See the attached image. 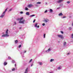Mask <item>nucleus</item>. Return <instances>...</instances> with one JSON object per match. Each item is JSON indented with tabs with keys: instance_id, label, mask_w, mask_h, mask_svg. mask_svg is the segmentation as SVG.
Masks as SVG:
<instances>
[{
	"instance_id": "f257e3e1",
	"label": "nucleus",
	"mask_w": 73,
	"mask_h": 73,
	"mask_svg": "<svg viewBox=\"0 0 73 73\" xmlns=\"http://www.w3.org/2000/svg\"><path fill=\"white\" fill-rule=\"evenodd\" d=\"M7 9H8V8L6 9L5 11L2 13V15L0 16V17H1V18H3V17L4 16H5V13L7 11Z\"/></svg>"
},
{
	"instance_id": "f03ea898",
	"label": "nucleus",
	"mask_w": 73,
	"mask_h": 73,
	"mask_svg": "<svg viewBox=\"0 0 73 73\" xmlns=\"http://www.w3.org/2000/svg\"><path fill=\"white\" fill-rule=\"evenodd\" d=\"M57 36L59 38H61V39H62V40H63L64 38V36H63V35H57Z\"/></svg>"
},
{
	"instance_id": "7ed1b4c3",
	"label": "nucleus",
	"mask_w": 73,
	"mask_h": 73,
	"mask_svg": "<svg viewBox=\"0 0 73 73\" xmlns=\"http://www.w3.org/2000/svg\"><path fill=\"white\" fill-rule=\"evenodd\" d=\"M51 51V49L50 48H48L47 50L45 51V52L46 53H48L49 52Z\"/></svg>"
},
{
	"instance_id": "20e7f679",
	"label": "nucleus",
	"mask_w": 73,
	"mask_h": 73,
	"mask_svg": "<svg viewBox=\"0 0 73 73\" xmlns=\"http://www.w3.org/2000/svg\"><path fill=\"white\" fill-rule=\"evenodd\" d=\"M25 20H23L22 21H19V23L24 24V22Z\"/></svg>"
},
{
	"instance_id": "39448f33",
	"label": "nucleus",
	"mask_w": 73,
	"mask_h": 73,
	"mask_svg": "<svg viewBox=\"0 0 73 73\" xmlns=\"http://www.w3.org/2000/svg\"><path fill=\"white\" fill-rule=\"evenodd\" d=\"M1 36L2 37H8L9 36H8L7 34H3Z\"/></svg>"
},
{
	"instance_id": "423d86ee",
	"label": "nucleus",
	"mask_w": 73,
	"mask_h": 73,
	"mask_svg": "<svg viewBox=\"0 0 73 73\" xmlns=\"http://www.w3.org/2000/svg\"><path fill=\"white\" fill-rule=\"evenodd\" d=\"M44 21L45 23H46L49 21V20L48 19H46L44 20Z\"/></svg>"
},
{
	"instance_id": "0eeeda50",
	"label": "nucleus",
	"mask_w": 73,
	"mask_h": 73,
	"mask_svg": "<svg viewBox=\"0 0 73 73\" xmlns=\"http://www.w3.org/2000/svg\"><path fill=\"white\" fill-rule=\"evenodd\" d=\"M37 24H38L37 23H36L34 25V26L35 27H36V28H39V25H38L37 26Z\"/></svg>"
},
{
	"instance_id": "6e6552de",
	"label": "nucleus",
	"mask_w": 73,
	"mask_h": 73,
	"mask_svg": "<svg viewBox=\"0 0 73 73\" xmlns=\"http://www.w3.org/2000/svg\"><path fill=\"white\" fill-rule=\"evenodd\" d=\"M64 0H59L57 1V2L58 3H61L62 1H63Z\"/></svg>"
},
{
	"instance_id": "1a4fd4ad",
	"label": "nucleus",
	"mask_w": 73,
	"mask_h": 73,
	"mask_svg": "<svg viewBox=\"0 0 73 73\" xmlns=\"http://www.w3.org/2000/svg\"><path fill=\"white\" fill-rule=\"evenodd\" d=\"M8 29H7L5 33L6 35H7L8 36H9V35L8 34Z\"/></svg>"
},
{
	"instance_id": "9d476101",
	"label": "nucleus",
	"mask_w": 73,
	"mask_h": 73,
	"mask_svg": "<svg viewBox=\"0 0 73 73\" xmlns=\"http://www.w3.org/2000/svg\"><path fill=\"white\" fill-rule=\"evenodd\" d=\"M28 68H27L26 69L24 73H28Z\"/></svg>"
},
{
	"instance_id": "9b49d317",
	"label": "nucleus",
	"mask_w": 73,
	"mask_h": 73,
	"mask_svg": "<svg viewBox=\"0 0 73 73\" xmlns=\"http://www.w3.org/2000/svg\"><path fill=\"white\" fill-rule=\"evenodd\" d=\"M32 6H33V5H32L29 4L28 5L27 7H32Z\"/></svg>"
},
{
	"instance_id": "f8f14e48",
	"label": "nucleus",
	"mask_w": 73,
	"mask_h": 73,
	"mask_svg": "<svg viewBox=\"0 0 73 73\" xmlns=\"http://www.w3.org/2000/svg\"><path fill=\"white\" fill-rule=\"evenodd\" d=\"M66 42H64L63 43V46L64 47L66 46Z\"/></svg>"
},
{
	"instance_id": "ddd939ff",
	"label": "nucleus",
	"mask_w": 73,
	"mask_h": 73,
	"mask_svg": "<svg viewBox=\"0 0 73 73\" xmlns=\"http://www.w3.org/2000/svg\"><path fill=\"white\" fill-rule=\"evenodd\" d=\"M26 15H28V16H29V12H27L26 13Z\"/></svg>"
},
{
	"instance_id": "4468645a",
	"label": "nucleus",
	"mask_w": 73,
	"mask_h": 73,
	"mask_svg": "<svg viewBox=\"0 0 73 73\" xmlns=\"http://www.w3.org/2000/svg\"><path fill=\"white\" fill-rule=\"evenodd\" d=\"M7 65V62H5L4 63V65L5 66V65Z\"/></svg>"
},
{
	"instance_id": "2eb2a0df",
	"label": "nucleus",
	"mask_w": 73,
	"mask_h": 73,
	"mask_svg": "<svg viewBox=\"0 0 73 73\" xmlns=\"http://www.w3.org/2000/svg\"><path fill=\"white\" fill-rule=\"evenodd\" d=\"M50 13H52L53 12V10L52 9H50Z\"/></svg>"
},
{
	"instance_id": "dca6fc26",
	"label": "nucleus",
	"mask_w": 73,
	"mask_h": 73,
	"mask_svg": "<svg viewBox=\"0 0 73 73\" xmlns=\"http://www.w3.org/2000/svg\"><path fill=\"white\" fill-rule=\"evenodd\" d=\"M62 15H63V14H62V13H60L59 14H58V15L59 16H62Z\"/></svg>"
},
{
	"instance_id": "f3484780",
	"label": "nucleus",
	"mask_w": 73,
	"mask_h": 73,
	"mask_svg": "<svg viewBox=\"0 0 73 73\" xmlns=\"http://www.w3.org/2000/svg\"><path fill=\"white\" fill-rule=\"evenodd\" d=\"M18 42V40H16L15 41V44H17Z\"/></svg>"
},
{
	"instance_id": "a211bd4d",
	"label": "nucleus",
	"mask_w": 73,
	"mask_h": 73,
	"mask_svg": "<svg viewBox=\"0 0 73 73\" xmlns=\"http://www.w3.org/2000/svg\"><path fill=\"white\" fill-rule=\"evenodd\" d=\"M61 67H59L58 68V70H61Z\"/></svg>"
},
{
	"instance_id": "6ab92c4d",
	"label": "nucleus",
	"mask_w": 73,
	"mask_h": 73,
	"mask_svg": "<svg viewBox=\"0 0 73 73\" xmlns=\"http://www.w3.org/2000/svg\"><path fill=\"white\" fill-rule=\"evenodd\" d=\"M46 35V34H44L43 35V38H45V36Z\"/></svg>"
},
{
	"instance_id": "aec40b11",
	"label": "nucleus",
	"mask_w": 73,
	"mask_h": 73,
	"mask_svg": "<svg viewBox=\"0 0 73 73\" xmlns=\"http://www.w3.org/2000/svg\"><path fill=\"white\" fill-rule=\"evenodd\" d=\"M11 62H12V63H15V60H12Z\"/></svg>"
},
{
	"instance_id": "412c9836",
	"label": "nucleus",
	"mask_w": 73,
	"mask_h": 73,
	"mask_svg": "<svg viewBox=\"0 0 73 73\" xmlns=\"http://www.w3.org/2000/svg\"><path fill=\"white\" fill-rule=\"evenodd\" d=\"M35 16V15H31L30 16V17H33V16Z\"/></svg>"
},
{
	"instance_id": "4be33fe9",
	"label": "nucleus",
	"mask_w": 73,
	"mask_h": 73,
	"mask_svg": "<svg viewBox=\"0 0 73 73\" xmlns=\"http://www.w3.org/2000/svg\"><path fill=\"white\" fill-rule=\"evenodd\" d=\"M39 63L40 65H42V62H39Z\"/></svg>"
},
{
	"instance_id": "5701e85b",
	"label": "nucleus",
	"mask_w": 73,
	"mask_h": 73,
	"mask_svg": "<svg viewBox=\"0 0 73 73\" xmlns=\"http://www.w3.org/2000/svg\"><path fill=\"white\" fill-rule=\"evenodd\" d=\"M54 59H51L50 60V62H52L53 61H54Z\"/></svg>"
},
{
	"instance_id": "b1692460",
	"label": "nucleus",
	"mask_w": 73,
	"mask_h": 73,
	"mask_svg": "<svg viewBox=\"0 0 73 73\" xmlns=\"http://www.w3.org/2000/svg\"><path fill=\"white\" fill-rule=\"evenodd\" d=\"M25 10L26 11H28V8L27 7H26L25 9Z\"/></svg>"
},
{
	"instance_id": "393cba45",
	"label": "nucleus",
	"mask_w": 73,
	"mask_h": 73,
	"mask_svg": "<svg viewBox=\"0 0 73 73\" xmlns=\"http://www.w3.org/2000/svg\"><path fill=\"white\" fill-rule=\"evenodd\" d=\"M37 4H41V2H38L37 3Z\"/></svg>"
},
{
	"instance_id": "a878e982",
	"label": "nucleus",
	"mask_w": 73,
	"mask_h": 73,
	"mask_svg": "<svg viewBox=\"0 0 73 73\" xmlns=\"http://www.w3.org/2000/svg\"><path fill=\"white\" fill-rule=\"evenodd\" d=\"M15 68H13V69H12V71H15Z\"/></svg>"
},
{
	"instance_id": "bb28decb",
	"label": "nucleus",
	"mask_w": 73,
	"mask_h": 73,
	"mask_svg": "<svg viewBox=\"0 0 73 73\" xmlns=\"http://www.w3.org/2000/svg\"><path fill=\"white\" fill-rule=\"evenodd\" d=\"M32 60H33L31 59L29 61V62H32Z\"/></svg>"
},
{
	"instance_id": "cd10ccee",
	"label": "nucleus",
	"mask_w": 73,
	"mask_h": 73,
	"mask_svg": "<svg viewBox=\"0 0 73 73\" xmlns=\"http://www.w3.org/2000/svg\"><path fill=\"white\" fill-rule=\"evenodd\" d=\"M12 9H10L9 10V12H10V11H12Z\"/></svg>"
},
{
	"instance_id": "c85d7f7f",
	"label": "nucleus",
	"mask_w": 73,
	"mask_h": 73,
	"mask_svg": "<svg viewBox=\"0 0 73 73\" xmlns=\"http://www.w3.org/2000/svg\"><path fill=\"white\" fill-rule=\"evenodd\" d=\"M21 45H20L19 46V48H21Z\"/></svg>"
},
{
	"instance_id": "c756f323",
	"label": "nucleus",
	"mask_w": 73,
	"mask_h": 73,
	"mask_svg": "<svg viewBox=\"0 0 73 73\" xmlns=\"http://www.w3.org/2000/svg\"><path fill=\"white\" fill-rule=\"evenodd\" d=\"M67 3L68 4H69V3H70V1H68L67 2Z\"/></svg>"
},
{
	"instance_id": "7c9ffc66",
	"label": "nucleus",
	"mask_w": 73,
	"mask_h": 73,
	"mask_svg": "<svg viewBox=\"0 0 73 73\" xmlns=\"http://www.w3.org/2000/svg\"><path fill=\"white\" fill-rule=\"evenodd\" d=\"M71 38H73V34H72L71 35Z\"/></svg>"
},
{
	"instance_id": "2f4dec72",
	"label": "nucleus",
	"mask_w": 73,
	"mask_h": 73,
	"mask_svg": "<svg viewBox=\"0 0 73 73\" xmlns=\"http://www.w3.org/2000/svg\"><path fill=\"white\" fill-rule=\"evenodd\" d=\"M26 52H27V51L24 50V52H23V53H26Z\"/></svg>"
},
{
	"instance_id": "473e14b6",
	"label": "nucleus",
	"mask_w": 73,
	"mask_h": 73,
	"mask_svg": "<svg viewBox=\"0 0 73 73\" xmlns=\"http://www.w3.org/2000/svg\"><path fill=\"white\" fill-rule=\"evenodd\" d=\"M20 13L21 14H23V11H21L20 12Z\"/></svg>"
},
{
	"instance_id": "72a5a7b5",
	"label": "nucleus",
	"mask_w": 73,
	"mask_h": 73,
	"mask_svg": "<svg viewBox=\"0 0 73 73\" xmlns=\"http://www.w3.org/2000/svg\"><path fill=\"white\" fill-rule=\"evenodd\" d=\"M48 12V10H46L44 12V13H46Z\"/></svg>"
},
{
	"instance_id": "f704fd0d",
	"label": "nucleus",
	"mask_w": 73,
	"mask_h": 73,
	"mask_svg": "<svg viewBox=\"0 0 73 73\" xmlns=\"http://www.w3.org/2000/svg\"><path fill=\"white\" fill-rule=\"evenodd\" d=\"M60 5V6H62V5H63V4H61Z\"/></svg>"
},
{
	"instance_id": "c9c22d12",
	"label": "nucleus",
	"mask_w": 73,
	"mask_h": 73,
	"mask_svg": "<svg viewBox=\"0 0 73 73\" xmlns=\"http://www.w3.org/2000/svg\"><path fill=\"white\" fill-rule=\"evenodd\" d=\"M66 18V16H64V17H63L62 18V19H64V18Z\"/></svg>"
},
{
	"instance_id": "e433bc0d",
	"label": "nucleus",
	"mask_w": 73,
	"mask_h": 73,
	"mask_svg": "<svg viewBox=\"0 0 73 73\" xmlns=\"http://www.w3.org/2000/svg\"><path fill=\"white\" fill-rule=\"evenodd\" d=\"M23 18L22 17L20 19V20H23Z\"/></svg>"
},
{
	"instance_id": "4c0bfd02",
	"label": "nucleus",
	"mask_w": 73,
	"mask_h": 73,
	"mask_svg": "<svg viewBox=\"0 0 73 73\" xmlns=\"http://www.w3.org/2000/svg\"><path fill=\"white\" fill-rule=\"evenodd\" d=\"M70 54V53L69 52L67 54V55H69Z\"/></svg>"
},
{
	"instance_id": "58836bf2",
	"label": "nucleus",
	"mask_w": 73,
	"mask_h": 73,
	"mask_svg": "<svg viewBox=\"0 0 73 73\" xmlns=\"http://www.w3.org/2000/svg\"><path fill=\"white\" fill-rule=\"evenodd\" d=\"M45 25V24L44 23H43L42 24V25H43V26H44Z\"/></svg>"
},
{
	"instance_id": "ea45409f",
	"label": "nucleus",
	"mask_w": 73,
	"mask_h": 73,
	"mask_svg": "<svg viewBox=\"0 0 73 73\" xmlns=\"http://www.w3.org/2000/svg\"><path fill=\"white\" fill-rule=\"evenodd\" d=\"M14 24L15 25H16V24H17L16 23V21H15L14 22Z\"/></svg>"
},
{
	"instance_id": "a19ab883",
	"label": "nucleus",
	"mask_w": 73,
	"mask_h": 73,
	"mask_svg": "<svg viewBox=\"0 0 73 73\" xmlns=\"http://www.w3.org/2000/svg\"><path fill=\"white\" fill-rule=\"evenodd\" d=\"M17 20H18V21H19V20H20V18H18L17 19Z\"/></svg>"
},
{
	"instance_id": "79ce46f5",
	"label": "nucleus",
	"mask_w": 73,
	"mask_h": 73,
	"mask_svg": "<svg viewBox=\"0 0 73 73\" xmlns=\"http://www.w3.org/2000/svg\"><path fill=\"white\" fill-rule=\"evenodd\" d=\"M61 33H62V34H63V33H64V32H63V31H61Z\"/></svg>"
},
{
	"instance_id": "37998d69",
	"label": "nucleus",
	"mask_w": 73,
	"mask_h": 73,
	"mask_svg": "<svg viewBox=\"0 0 73 73\" xmlns=\"http://www.w3.org/2000/svg\"><path fill=\"white\" fill-rule=\"evenodd\" d=\"M36 21V19H34V20L33 21V23H35V21Z\"/></svg>"
},
{
	"instance_id": "c03bdc74",
	"label": "nucleus",
	"mask_w": 73,
	"mask_h": 73,
	"mask_svg": "<svg viewBox=\"0 0 73 73\" xmlns=\"http://www.w3.org/2000/svg\"><path fill=\"white\" fill-rule=\"evenodd\" d=\"M69 29H72V27H69Z\"/></svg>"
},
{
	"instance_id": "a18cd8bd",
	"label": "nucleus",
	"mask_w": 73,
	"mask_h": 73,
	"mask_svg": "<svg viewBox=\"0 0 73 73\" xmlns=\"http://www.w3.org/2000/svg\"><path fill=\"white\" fill-rule=\"evenodd\" d=\"M8 58H9V59H11V57L10 56H9L8 57Z\"/></svg>"
},
{
	"instance_id": "49530a36",
	"label": "nucleus",
	"mask_w": 73,
	"mask_h": 73,
	"mask_svg": "<svg viewBox=\"0 0 73 73\" xmlns=\"http://www.w3.org/2000/svg\"><path fill=\"white\" fill-rule=\"evenodd\" d=\"M33 64H32L31 65V66H33Z\"/></svg>"
},
{
	"instance_id": "de8ad7c7",
	"label": "nucleus",
	"mask_w": 73,
	"mask_h": 73,
	"mask_svg": "<svg viewBox=\"0 0 73 73\" xmlns=\"http://www.w3.org/2000/svg\"><path fill=\"white\" fill-rule=\"evenodd\" d=\"M19 28L20 29H21V27H19Z\"/></svg>"
},
{
	"instance_id": "09e8293b",
	"label": "nucleus",
	"mask_w": 73,
	"mask_h": 73,
	"mask_svg": "<svg viewBox=\"0 0 73 73\" xmlns=\"http://www.w3.org/2000/svg\"><path fill=\"white\" fill-rule=\"evenodd\" d=\"M60 7H58L57 8V9H60Z\"/></svg>"
},
{
	"instance_id": "8fccbe9b",
	"label": "nucleus",
	"mask_w": 73,
	"mask_h": 73,
	"mask_svg": "<svg viewBox=\"0 0 73 73\" xmlns=\"http://www.w3.org/2000/svg\"><path fill=\"white\" fill-rule=\"evenodd\" d=\"M22 56V57H24V55H23Z\"/></svg>"
},
{
	"instance_id": "3c124183",
	"label": "nucleus",
	"mask_w": 73,
	"mask_h": 73,
	"mask_svg": "<svg viewBox=\"0 0 73 73\" xmlns=\"http://www.w3.org/2000/svg\"><path fill=\"white\" fill-rule=\"evenodd\" d=\"M15 66H16V64H15Z\"/></svg>"
},
{
	"instance_id": "603ef678",
	"label": "nucleus",
	"mask_w": 73,
	"mask_h": 73,
	"mask_svg": "<svg viewBox=\"0 0 73 73\" xmlns=\"http://www.w3.org/2000/svg\"><path fill=\"white\" fill-rule=\"evenodd\" d=\"M72 26H73V23H72Z\"/></svg>"
},
{
	"instance_id": "864d4df0",
	"label": "nucleus",
	"mask_w": 73,
	"mask_h": 73,
	"mask_svg": "<svg viewBox=\"0 0 73 73\" xmlns=\"http://www.w3.org/2000/svg\"><path fill=\"white\" fill-rule=\"evenodd\" d=\"M21 54H23V53L22 52H21Z\"/></svg>"
},
{
	"instance_id": "5fc2aeb1",
	"label": "nucleus",
	"mask_w": 73,
	"mask_h": 73,
	"mask_svg": "<svg viewBox=\"0 0 73 73\" xmlns=\"http://www.w3.org/2000/svg\"><path fill=\"white\" fill-rule=\"evenodd\" d=\"M36 7H38V6H37V5H36Z\"/></svg>"
},
{
	"instance_id": "6e6d98bb",
	"label": "nucleus",
	"mask_w": 73,
	"mask_h": 73,
	"mask_svg": "<svg viewBox=\"0 0 73 73\" xmlns=\"http://www.w3.org/2000/svg\"><path fill=\"white\" fill-rule=\"evenodd\" d=\"M46 4H47V3H46Z\"/></svg>"
}]
</instances>
